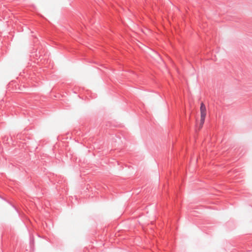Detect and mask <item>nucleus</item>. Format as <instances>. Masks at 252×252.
I'll use <instances>...</instances> for the list:
<instances>
[{
	"instance_id": "1",
	"label": "nucleus",
	"mask_w": 252,
	"mask_h": 252,
	"mask_svg": "<svg viewBox=\"0 0 252 252\" xmlns=\"http://www.w3.org/2000/svg\"><path fill=\"white\" fill-rule=\"evenodd\" d=\"M200 113L201 117H206V108L203 102H201L200 104Z\"/></svg>"
},
{
	"instance_id": "2",
	"label": "nucleus",
	"mask_w": 252,
	"mask_h": 252,
	"mask_svg": "<svg viewBox=\"0 0 252 252\" xmlns=\"http://www.w3.org/2000/svg\"><path fill=\"white\" fill-rule=\"evenodd\" d=\"M205 116H204L203 118V117H201V119H200V125L201 126H203V125L204 124V122H205Z\"/></svg>"
}]
</instances>
